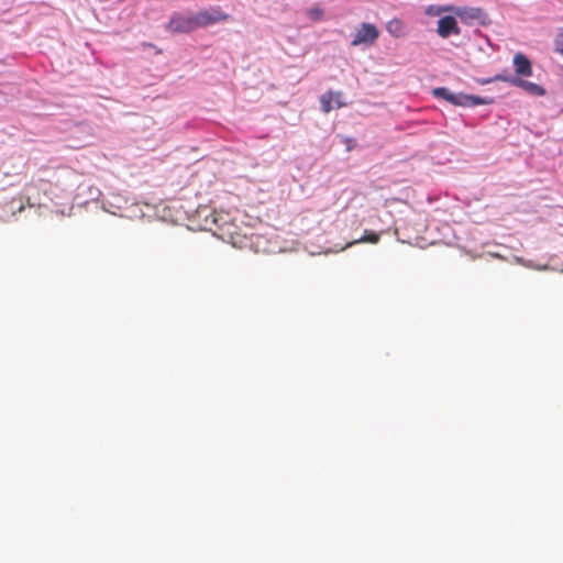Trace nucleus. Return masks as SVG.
Returning <instances> with one entry per match:
<instances>
[{
    "mask_svg": "<svg viewBox=\"0 0 563 563\" xmlns=\"http://www.w3.org/2000/svg\"><path fill=\"white\" fill-rule=\"evenodd\" d=\"M554 44L556 52L563 56V33L558 34Z\"/></svg>",
    "mask_w": 563,
    "mask_h": 563,
    "instance_id": "ddd939ff",
    "label": "nucleus"
},
{
    "mask_svg": "<svg viewBox=\"0 0 563 563\" xmlns=\"http://www.w3.org/2000/svg\"><path fill=\"white\" fill-rule=\"evenodd\" d=\"M379 36V30L372 23H362L354 33L352 46H372Z\"/></svg>",
    "mask_w": 563,
    "mask_h": 563,
    "instance_id": "7ed1b4c3",
    "label": "nucleus"
},
{
    "mask_svg": "<svg viewBox=\"0 0 563 563\" xmlns=\"http://www.w3.org/2000/svg\"><path fill=\"white\" fill-rule=\"evenodd\" d=\"M321 109L324 113H329L333 109H340L346 103L343 101L341 91L329 90L320 97Z\"/></svg>",
    "mask_w": 563,
    "mask_h": 563,
    "instance_id": "6e6552de",
    "label": "nucleus"
},
{
    "mask_svg": "<svg viewBox=\"0 0 563 563\" xmlns=\"http://www.w3.org/2000/svg\"><path fill=\"white\" fill-rule=\"evenodd\" d=\"M387 30L389 33L398 36L401 30V24L398 20L390 21L387 25Z\"/></svg>",
    "mask_w": 563,
    "mask_h": 563,
    "instance_id": "f8f14e48",
    "label": "nucleus"
},
{
    "mask_svg": "<svg viewBox=\"0 0 563 563\" xmlns=\"http://www.w3.org/2000/svg\"><path fill=\"white\" fill-rule=\"evenodd\" d=\"M352 140L351 139H347L346 140V143H347V150L351 151L352 150Z\"/></svg>",
    "mask_w": 563,
    "mask_h": 563,
    "instance_id": "f3484780",
    "label": "nucleus"
},
{
    "mask_svg": "<svg viewBox=\"0 0 563 563\" xmlns=\"http://www.w3.org/2000/svg\"><path fill=\"white\" fill-rule=\"evenodd\" d=\"M437 33L442 38H448L451 35H460L461 29L459 27L454 16L445 15L438 21Z\"/></svg>",
    "mask_w": 563,
    "mask_h": 563,
    "instance_id": "1a4fd4ad",
    "label": "nucleus"
},
{
    "mask_svg": "<svg viewBox=\"0 0 563 563\" xmlns=\"http://www.w3.org/2000/svg\"><path fill=\"white\" fill-rule=\"evenodd\" d=\"M453 13L467 24L472 23L473 21H478L484 24L487 16L481 8L470 7H454Z\"/></svg>",
    "mask_w": 563,
    "mask_h": 563,
    "instance_id": "0eeeda50",
    "label": "nucleus"
},
{
    "mask_svg": "<svg viewBox=\"0 0 563 563\" xmlns=\"http://www.w3.org/2000/svg\"><path fill=\"white\" fill-rule=\"evenodd\" d=\"M352 140L351 139H347L346 140V143H347V150L351 151L352 150Z\"/></svg>",
    "mask_w": 563,
    "mask_h": 563,
    "instance_id": "dca6fc26",
    "label": "nucleus"
},
{
    "mask_svg": "<svg viewBox=\"0 0 563 563\" xmlns=\"http://www.w3.org/2000/svg\"><path fill=\"white\" fill-rule=\"evenodd\" d=\"M477 81L481 85H488L494 81L508 82L511 86L518 87V88L522 89L525 92H527L528 95L534 96V97H543L547 93L545 89L541 85L534 84L529 80H520L519 78H511V75H509V74H497L494 77L478 79Z\"/></svg>",
    "mask_w": 563,
    "mask_h": 563,
    "instance_id": "f03ea898",
    "label": "nucleus"
},
{
    "mask_svg": "<svg viewBox=\"0 0 563 563\" xmlns=\"http://www.w3.org/2000/svg\"><path fill=\"white\" fill-rule=\"evenodd\" d=\"M454 5H430L427 9V13L429 15H440L444 12H451L453 13Z\"/></svg>",
    "mask_w": 563,
    "mask_h": 563,
    "instance_id": "9d476101",
    "label": "nucleus"
},
{
    "mask_svg": "<svg viewBox=\"0 0 563 563\" xmlns=\"http://www.w3.org/2000/svg\"><path fill=\"white\" fill-rule=\"evenodd\" d=\"M168 30L175 33H189L198 29L195 13H176L168 22Z\"/></svg>",
    "mask_w": 563,
    "mask_h": 563,
    "instance_id": "20e7f679",
    "label": "nucleus"
},
{
    "mask_svg": "<svg viewBox=\"0 0 563 563\" xmlns=\"http://www.w3.org/2000/svg\"><path fill=\"white\" fill-rule=\"evenodd\" d=\"M308 14L313 20H320L323 15V11L320 8H312L309 10Z\"/></svg>",
    "mask_w": 563,
    "mask_h": 563,
    "instance_id": "4468645a",
    "label": "nucleus"
},
{
    "mask_svg": "<svg viewBox=\"0 0 563 563\" xmlns=\"http://www.w3.org/2000/svg\"><path fill=\"white\" fill-rule=\"evenodd\" d=\"M512 65L515 69V75H511V78H519L520 80H526L525 77L532 76V63L523 53L518 52L514 55Z\"/></svg>",
    "mask_w": 563,
    "mask_h": 563,
    "instance_id": "423d86ee",
    "label": "nucleus"
},
{
    "mask_svg": "<svg viewBox=\"0 0 563 563\" xmlns=\"http://www.w3.org/2000/svg\"><path fill=\"white\" fill-rule=\"evenodd\" d=\"M211 223H213L214 225L217 227H221L220 224V218L218 217V214L216 212H212L211 213Z\"/></svg>",
    "mask_w": 563,
    "mask_h": 563,
    "instance_id": "2eb2a0df",
    "label": "nucleus"
},
{
    "mask_svg": "<svg viewBox=\"0 0 563 563\" xmlns=\"http://www.w3.org/2000/svg\"><path fill=\"white\" fill-rule=\"evenodd\" d=\"M379 241V234L376 233V232H373V231H365L364 235L354 241L352 244L354 243H365V242H368V243H377Z\"/></svg>",
    "mask_w": 563,
    "mask_h": 563,
    "instance_id": "9b49d317",
    "label": "nucleus"
},
{
    "mask_svg": "<svg viewBox=\"0 0 563 563\" xmlns=\"http://www.w3.org/2000/svg\"><path fill=\"white\" fill-rule=\"evenodd\" d=\"M435 98L443 99L453 106L459 107H476L482 104H492L494 99L492 97H479L467 95L463 92L454 93L445 87H438L432 90Z\"/></svg>",
    "mask_w": 563,
    "mask_h": 563,
    "instance_id": "f257e3e1",
    "label": "nucleus"
},
{
    "mask_svg": "<svg viewBox=\"0 0 563 563\" xmlns=\"http://www.w3.org/2000/svg\"><path fill=\"white\" fill-rule=\"evenodd\" d=\"M195 15L198 29L227 21L230 18V15L223 12L219 7L201 10L195 13Z\"/></svg>",
    "mask_w": 563,
    "mask_h": 563,
    "instance_id": "39448f33",
    "label": "nucleus"
}]
</instances>
